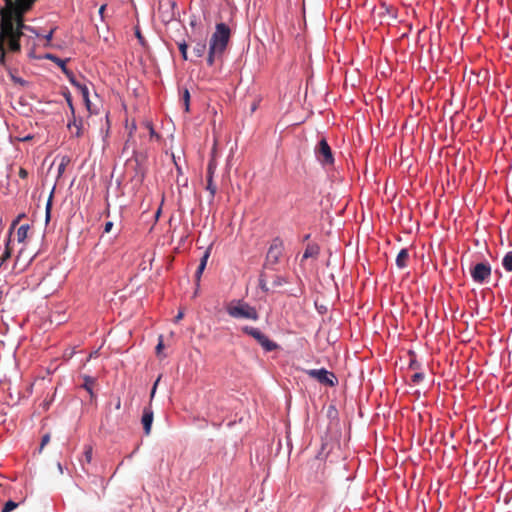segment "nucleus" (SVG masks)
Instances as JSON below:
<instances>
[{
    "label": "nucleus",
    "instance_id": "bb28decb",
    "mask_svg": "<svg viewBox=\"0 0 512 512\" xmlns=\"http://www.w3.org/2000/svg\"><path fill=\"white\" fill-rule=\"evenodd\" d=\"M62 72L67 76V78L69 79L70 83L75 86L76 88L77 87H80V84L78 81H76L75 79V76L73 74L72 71H70L67 67H63V70Z\"/></svg>",
    "mask_w": 512,
    "mask_h": 512
},
{
    "label": "nucleus",
    "instance_id": "0eeeda50",
    "mask_svg": "<svg viewBox=\"0 0 512 512\" xmlns=\"http://www.w3.org/2000/svg\"><path fill=\"white\" fill-rule=\"evenodd\" d=\"M491 265L488 261L476 263L470 268L472 280L477 284L487 283L491 276Z\"/></svg>",
    "mask_w": 512,
    "mask_h": 512
},
{
    "label": "nucleus",
    "instance_id": "3c124183",
    "mask_svg": "<svg viewBox=\"0 0 512 512\" xmlns=\"http://www.w3.org/2000/svg\"><path fill=\"white\" fill-rule=\"evenodd\" d=\"M115 408L117 410H119L121 408V399L120 398H117V401L115 403Z\"/></svg>",
    "mask_w": 512,
    "mask_h": 512
},
{
    "label": "nucleus",
    "instance_id": "a19ab883",
    "mask_svg": "<svg viewBox=\"0 0 512 512\" xmlns=\"http://www.w3.org/2000/svg\"><path fill=\"white\" fill-rule=\"evenodd\" d=\"M161 380V375L156 379V381L154 382L153 386H152V389H151V392H150V402L153 400L155 394H156V390H157V386L159 384Z\"/></svg>",
    "mask_w": 512,
    "mask_h": 512
},
{
    "label": "nucleus",
    "instance_id": "bf43d9fd",
    "mask_svg": "<svg viewBox=\"0 0 512 512\" xmlns=\"http://www.w3.org/2000/svg\"><path fill=\"white\" fill-rule=\"evenodd\" d=\"M30 139H32V136H26L22 140L26 141V140H30Z\"/></svg>",
    "mask_w": 512,
    "mask_h": 512
},
{
    "label": "nucleus",
    "instance_id": "1a4fd4ad",
    "mask_svg": "<svg viewBox=\"0 0 512 512\" xmlns=\"http://www.w3.org/2000/svg\"><path fill=\"white\" fill-rule=\"evenodd\" d=\"M314 153L317 159L334 160L332 149L327 143L325 138H321L314 148Z\"/></svg>",
    "mask_w": 512,
    "mask_h": 512
},
{
    "label": "nucleus",
    "instance_id": "6e6552de",
    "mask_svg": "<svg viewBox=\"0 0 512 512\" xmlns=\"http://www.w3.org/2000/svg\"><path fill=\"white\" fill-rule=\"evenodd\" d=\"M306 374L309 377L316 379L320 384L326 385L328 387H334L338 383L335 374L325 368L309 369L306 371Z\"/></svg>",
    "mask_w": 512,
    "mask_h": 512
},
{
    "label": "nucleus",
    "instance_id": "c9c22d12",
    "mask_svg": "<svg viewBox=\"0 0 512 512\" xmlns=\"http://www.w3.org/2000/svg\"><path fill=\"white\" fill-rule=\"evenodd\" d=\"M178 48L181 52V55L183 57L184 60H187L188 59V56H187V49H188V45L185 41H182L180 43H178Z\"/></svg>",
    "mask_w": 512,
    "mask_h": 512
},
{
    "label": "nucleus",
    "instance_id": "9d476101",
    "mask_svg": "<svg viewBox=\"0 0 512 512\" xmlns=\"http://www.w3.org/2000/svg\"><path fill=\"white\" fill-rule=\"evenodd\" d=\"M153 420H154V413H153L151 405L149 404L148 406H145L143 408V413H142V417H141V424L143 426L144 434L146 436L150 435V433H151Z\"/></svg>",
    "mask_w": 512,
    "mask_h": 512
},
{
    "label": "nucleus",
    "instance_id": "4c0bfd02",
    "mask_svg": "<svg viewBox=\"0 0 512 512\" xmlns=\"http://www.w3.org/2000/svg\"><path fill=\"white\" fill-rule=\"evenodd\" d=\"M304 293V289L302 286H299L295 289H291L289 292H288V295L289 296H292V297H301Z\"/></svg>",
    "mask_w": 512,
    "mask_h": 512
},
{
    "label": "nucleus",
    "instance_id": "f704fd0d",
    "mask_svg": "<svg viewBox=\"0 0 512 512\" xmlns=\"http://www.w3.org/2000/svg\"><path fill=\"white\" fill-rule=\"evenodd\" d=\"M83 454H84L85 461L87 463H90L92 461V456H93L92 446H90V445L85 446Z\"/></svg>",
    "mask_w": 512,
    "mask_h": 512
},
{
    "label": "nucleus",
    "instance_id": "603ef678",
    "mask_svg": "<svg viewBox=\"0 0 512 512\" xmlns=\"http://www.w3.org/2000/svg\"><path fill=\"white\" fill-rule=\"evenodd\" d=\"M409 366H410V368H417V367H418V363H417L415 360H412V361L410 362V365H409Z\"/></svg>",
    "mask_w": 512,
    "mask_h": 512
},
{
    "label": "nucleus",
    "instance_id": "b1692460",
    "mask_svg": "<svg viewBox=\"0 0 512 512\" xmlns=\"http://www.w3.org/2000/svg\"><path fill=\"white\" fill-rule=\"evenodd\" d=\"M62 72L67 76V78L69 79L70 83L75 86L76 88L77 87H80V84L78 81H76L75 79V76L73 74L72 71H70L67 67H63V70Z\"/></svg>",
    "mask_w": 512,
    "mask_h": 512
},
{
    "label": "nucleus",
    "instance_id": "72a5a7b5",
    "mask_svg": "<svg viewBox=\"0 0 512 512\" xmlns=\"http://www.w3.org/2000/svg\"><path fill=\"white\" fill-rule=\"evenodd\" d=\"M77 88L80 90L81 95H82L84 101L86 102L87 106H89V90H88L87 86L80 84V87H77Z\"/></svg>",
    "mask_w": 512,
    "mask_h": 512
},
{
    "label": "nucleus",
    "instance_id": "de8ad7c7",
    "mask_svg": "<svg viewBox=\"0 0 512 512\" xmlns=\"http://www.w3.org/2000/svg\"><path fill=\"white\" fill-rule=\"evenodd\" d=\"M19 176L23 179L27 178L28 172L24 168H20L19 170Z\"/></svg>",
    "mask_w": 512,
    "mask_h": 512
},
{
    "label": "nucleus",
    "instance_id": "5fc2aeb1",
    "mask_svg": "<svg viewBox=\"0 0 512 512\" xmlns=\"http://www.w3.org/2000/svg\"><path fill=\"white\" fill-rule=\"evenodd\" d=\"M173 163H174V165L176 166L177 170H178L179 172H181V169H182V168H181V166L179 165V163H178L177 161H174Z\"/></svg>",
    "mask_w": 512,
    "mask_h": 512
},
{
    "label": "nucleus",
    "instance_id": "393cba45",
    "mask_svg": "<svg viewBox=\"0 0 512 512\" xmlns=\"http://www.w3.org/2000/svg\"><path fill=\"white\" fill-rule=\"evenodd\" d=\"M62 72L67 76V78L69 79L70 83L75 86L76 88L77 87H80V84L78 81H76L75 79V76L73 74L72 71H70L67 67H63V70Z\"/></svg>",
    "mask_w": 512,
    "mask_h": 512
},
{
    "label": "nucleus",
    "instance_id": "f257e3e1",
    "mask_svg": "<svg viewBox=\"0 0 512 512\" xmlns=\"http://www.w3.org/2000/svg\"><path fill=\"white\" fill-rule=\"evenodd\" d=\"M38 0H4L5 6L0 8V16H4L7 19L17 25L23 32L29 31L35 36H39L36 30L25 24V15L32 10L35 3Z\"/></svg>",
    "mask_w": 512,
    "mask_h": 512
},
{
    "label": "nucleus",
    "instance_id": "423d86ee",
    "mask_svg": "<svg viewBox=\"0 0 512 512\" xmlns=\"http://www.w3.org/2000/svg\"><path fill=\"white\" fill-rule=\"evenodd\" d=\"M241 331L254 338L258 344L263 348L265 352H272L274 350H277L279 348V345L270 340L264 333H262L258 328L252 327V326H243L241 328Z\"/></svg>",
    "mask_w": 512,
    "mask_h": 512
},
{
    "label": "nucleus",
    "instance_id": "ea45409f",
    "mask_svg": "<svg viewBox=\"0 0 512 512\" xmlns=\"http://www.w3.org/2000/svg\"><path fill=\"white\" fill-rule=\"evenodd\" d=\"M0 65L3 67L6 66V48L5 44H2V47H0Z\"/></svg>",
    "mask_w": 512,
    "mask_h": 512
},
{
    "label": "nucleus",
    "instance_id": "052dcab7",
    "mask_svg": "<svg viewBox=\"0 0 512 512\" xmlns=\"http://www.w3.org/2000/svg\"><path fill=\"white\" fill-rule=\"evenodd\" d=\"M100 482H101V484H102V486H103V489H105L104 479H103V478H100Z\"/></svg>",
    "mask_w": 512,
    "mask_h": 512
},
{
    "label": "nucleus",
    "instance_id": "6ab92c4d",
    "mask_svg": "<svg viewBox=\"0 0 512 512\" xmlns=\"http://www.w3.org/2000/svg\"><path fill=\"white\" fill-rule=\"evenodd\" d=\"M267 278H268V275L267 273L263 270L260 275H259V288L263 291V292H268L269 291V288H268V285H267Z\"/></svg>",
    "mask_w": 512,
    "mask_h": 512
},
{
    "label": "nucleus",
    "instance_id": "473e14b6",
    "mask_svg": "<svg viewBox=\"0 0 512 512\" xmlns=\"http://www.w3.org/2000/svg\"><path fill=\"white\" fill-rule=\"evenodd\" d=\"M182 100L184 103L185 111L189 112V106H190V93L188 89H184L182 94Z\"/></svg>",
    "mask_w": 512,
    "mask_h": 512
},
{
    "label": "nucleus",
    "instance_id": "a211bd4d",
    "mask_svg": "<svg viewBox=\"0 0 512 512\" xmlns=\"http://www.w3.org/2000/svg\"><path fill=\"white\" fill-rule=\"evenodd\" d=\"M217 164H218V162H209L208 167H207L206 179L214 180V178L218 176L216 174Z\"/></svg>",
    "mask_w": 512,
    "mask_h": 512
},
{
    "label": "nucleus",
    "instance_id": "c85d7f7f",
    "mask_svg": "<svg viewBox=\"0 0 512 512\" xmlns=\"http://www.w3.org/2000/svg\"><path fill=\"white\" fill-rule=\"evenodd\" d=\"M9 243H10V238L7 240L5 250L3 251V253L1 255V257H0L1 266L11 256V251H10V248H9Z\"/></svg>",
    "mask_w": 512,
    "mask_h": 512
},
{
    "label": "nucleus",
    "instance_id": "4be33fe9",
    "mask_svg": "<svg viewBox=\"0 0 512 512\" xmlns=\"http://www.w3.org/2000/svg\"><path fill=\"white\" fill-rule=\"evenodd\" d=\"M6 44L8 45V50L13 53H18L21 51L20 41L16 40H6Z\"/></svg>",
    "mask_w": 512,
    "mask_h": 512
},
{
    "label": "nucleus",
    "instance_id": "58836bf2",
    "mask_svg": "<svg viewBox=\"0 0 512 512\" xmlns=\"http://www.w3.org/2000/svg\"><path fill=\"white\" fill-rule=\"evenodd\" d=\"M425 375L423 372H416L411 377V382L413 384H418L424 379Z\"/></svg>",
    "mask_w": 512,
    "mask_h": 512
},
{
    "label": "nucleus",
    "instance_id": "cd10ccee",
    "mask_svg": "<svg viewBox=\"0 0 512 512\" xmlns=\"http://www.w3.org/2000/svg\"><path fill=\"white\" fill-rule=\"evenodd\" d=\"M54 189H52L50 195H49V198L47 200V203H46V222H48L50 220V217H51V209H52V199H53V194H54Z\"/></svg>",
    "mask_w": 512,
    "mask_h": 512
},
{
    "label": "nucleus",
    "instance_id": "f8f14e48",
    "mask_svg": "<svg viewBox=\"0 0 512 512\" xmlns=\"http://www.w3.org/2000/svg\"><path fill=\"white\" fill-rule=\"evenodd\" d=\"M209 256H210V248H208L202 255L201 259H200V263L198 265V268L195 272V279H196V282L197 284H199L200 282V279H201V276L206 268V265H207V261L209 259Z\"/></svg>",
    "mask_w": 512,
    "mask_h": 512
},
{
    "label": "nucleus",
    "instance_id": "ddd939ff",
    "mask_svg": "<svg viewBox=\"0 0 512 512\" xmlns=\"http://www.w3.org/2000/svg\"><path fill=\"white\" fill-rule=\"evenodd\" d=\"M409 258V253L406 248H403L399 251L396 257V265L399 269H404L407 267V262Z\"/></svg>",
    "mask_w": 512,
    "mask_h": 512
},
{
    "label": "nucleus",
    "instance_id": "dca6fc26",
    "mask_svg": "<svg viewBox=\"0 0 512 512\" xmlns=\"http://www.w3.org/2000/svg\"><path fill=\"white\" fill-rule=\"evenodd\" d=\"M206 51V43L204 41H198L193 47V53L196 57H202Z\"/></svg>",
    "mask_w": 512,
    "mask_h": 512
},
{
    "label": "nucleus",
    "instance_id": "c756f323",
    "mask_svg": "<svg viewBox=\"0 0 512 512\" xmlns=\"http://www.w3.org/2000/svg\"><path fill=\"white\" fill-rule=\"evenodd\" d=\"M18 503L13 500H8L2 507L1 512H11L18 507Z\"/></svg>",
    "mask_w": 512,
    "mask_h": 512
},
{
    "label": "nucleus",
    "instance_id": "79ce46f5",
    "mask_svg": "<svg viewBox=\"0 0 512 512\" xmlns=\"http://www.w3.org/2000/svg\"><path fill=\"white\" fill-rule=\"evenodd\" d=\"M50 441V435L49 434H45L42 436V439H41V444H40V447H39V453L42 452L43 448L45 447V445H47Z\"/></svg>",
    "mask_w": 512,
    "mask_h": 512
},
{
    "label": "nucleus",
    "instance_id": "a18cd8bd",
    "mask_svg": "<svg viewBox=\"0 0 512 512\" xmlns=\"http://www.w3.org/2000/svg\"><path fill=\"white\" fill-rule=\"evenodd\" d=\"M112 227H113L112 221L106 222L104 225V233H109L112 230Z\"/></svg>",
    "mask_w": 512,
    "mask_h": 512
},
{
    "label": "nucleus",
    "instance_id": "2eb2a0df",
    "mask_svg": "<svg viewBox=\"0 0 512 512\" xmlns=\"http://www.w3.org/2000/svg\"><path fill=\"white\" fill-rule=\"evenodd\" d=\"M68 128L72 135L76 137H80L82 135V123L74 120L72 123L68 124Z\"/></svg>",
    "mask_w": 512,
    "mask_h": 512
},
{
    "label": "nucleus",
    "instance_id": "13d9d810",
    "mask_svg": "<svg viewBox=\"0 0 512 512\" xmlns=\"http://www.w3.org/2000/svg\"><path fill=\"white\" fill-rule=\"evenodd\" d=\"M309 239H310V234H306V235H304V237H303V241H307V240H309Z\"/></svg>",
    "mask_w": 512,
    "mask_h": 512
},
{
    "label": "nucleus",
    "instance_id": "f3484780",
    "mask_svg": "<svg viewBox=\"0 0 512 512\" xmlns=\"http://www.w3.org/2000/svg\"><path fill=\"white\" fill-rule=\"evenodd\" d=\"M502 266L506 271L512 272V251L505 254L502 259Z\"/></svg>",
    "mask_w": 512,
    "mask_h": 512
},
{
    "label": "nucleus",
    "instance_id": "37998d69",
    "mask_svg": "<svg viewBox=\"0 0 512 512\" xmlns=\"http://www.w3.org/2000/svg\"><path fill=\"white\" fill-rule=\"evenodd\" d=\"M163 349H164L163 338H162V336H160L159 337V342H158V344L156 345V348H155L156 354L158 356H160Z\"/></svg>",
    "mask_w": 512,
    "mask_h": 512
},
{
    "label": "nucleus",
    "instance_id": "20e7f679",
    "mask_svg": "<svg viewBox=\"0 0 512 512\" xmlns=\"http://www.w3.org/2000/svg\"><path fill=\"white\" fill-rule=\"evenodd\" d=\"M284 252V242L280 237H275L266 254L265 262L263 264V270L276 271L277 264L280 261Z\"/></svg>",
    "mask_w": 512,
    "mask_h": 512
},
{
    "label": "nucleus",
    "instance_id": "39448f33",
    "mask_svg": "<svg viewBox=\"0 0 512 512\" xmlns=\"http://www.w3.org/2000/svg\"><path fill=\"white\" fill-rule=\"evenodd\" d=\"M24 36V32L17 27L10 19L0 16V47L6 44V40L20 41Z\"/></svg>",
    "mask_w": 512,
    "mask_h": 512
},
{
    "label": "nucleus",
    "instance_id": "e433bc0d",
    "mask_svg": "<svg viewBox=\"0 0 512 512\" xmlns=\"http://www.w3.org/2000/svg\"><path fill=\"white\" fill-rule=\"evenodd\" d=\"M132 149V153H133V156L137 159L138 157L141 156V154L137 151H135L134 149V145L133 143L131 142V140H127L126 144H125V147H124V152H127L129 149Z\"/></svg>",
    "mask_w": 512,
    "mask_h": 512
},
{
    "label": "nucleus",
    "instance_id": "49530a36",
    "mask_svg": "<svg viewBox=\"0 0 512 512\" xmlns=\"http://www.w3.org/2000/svg\"><path fill=\"white\" fill-rule=\"evenodd\" d=\"M67 163L68 162H60L59 167H58L59 175H61L65 171Z\"/></svg>",
    "mask_w": 512,
    "mask_h": 512
},
{
    "label": "nucleus",
    "instance_id": "6e6d98bb",
    "mask_svg": "<svg viewBox=\"0 0 512 512\" xmlns=\"http://www.w3.org/2000/svg\"><path fill=\"white\" fill-rule=\"evenodd\" d=\"M57 467H58L59 472L62 474L63 473V467H62L60 462H58Z\"/></svg>",
    "mask_w": 512,
    "mask_h": 512
},
{
    "label": "nucleus",
    "instance_id": "680f3d73",
    "mask_svg": "<svg viewBox=\"0 0 512 512\" xmlns=\"http://www.w3.org/2000/svg\"><path fill=\"white\" fill-rule=\"evenodd\" d=\"M67 102H68V103H69V105L72 107V103H71L70 97H67Z\"/></svg>",
    "mask_w": 512,
    "mask_h": 512
},
{
    "label": "nucleus",
    "instance_id": "4d7b16f0",
    "mask_svg": "<svg viewBox=\"0 0 512 512\" xmlns=\"http://www.w3.org/2000/svg\"><path fill=\"white\" fill-rule=\"evenodd\" d=\"M317 309H318V311H319L320 313H322L323 311H326V307H324V306H321V307H319V308L317 307Z\"/></svg>",
    "mask_w": 512,
    "mask_h": 512
},
{
    "label": "nucleus",
    "instance_id": "7ed1b4c3",
    "mask_svg": "<svg viewBox=\"0 0 512 512\" xmlns=\"http://www.w3.org/2000/svg\"><path fill=\"white\" fill-rule=\"evenodd\" d=\"M226 312L234 319H247L252 321L259 319V313L256 308L244 300L232 301L227 305Z\"/></svg>",
    "mask_w": 512,
    "mask_h": 512
},
{
    "label": "nucleus",
    "instance_id": "5701e85b",
    "mask_svg": "<svg viewBox=\"0 0 512 512\" xmlns=\"http://www.w3.org/2000/svg\"><path fill=\"white\" fill-rule=\"evenodd\" d=\"M29 225H21L17 230V239L18 242H23L28 233Z\"/></svg>",
    "mask_w": 512,
    "mask_h": 512
},
{
    "label": "nucleus",
    "instance_id": "09e8293b",
    "mask_svg": "<svg viewBox=\"0 0 512 512\" xmlns=\"http://www.w3.org/2000/svg\"><path fill=\"white\" fill-rule=\"evenodd\" d=\"M53 33H54V29H52L46 36H45V39L47 42H50L52 40V37H53Z\"/></svg>",
    "mask_w": 512,
    "mask_h": 512
},
{
    "label": "nucleus",
    "instance_id": "2f4dec72",
    "mask_svg": "<svg viewBox=\"0 0 512 512\" xmlns=\"http://www.w3.org/2000/svg\"><path fill=\"white\" fill-rule=\"evenodd\" d=\"M145 128L147 129L151 139H155L156 141L160 140V135L155 132L151 123L147 122L145 124Z\"/></svg>",
    "mask_w": 512,
    "mask_h": 512
},
{
    "label": "nucleus",
    "instance_id": "e2e57ef3",
    "mask_svg": "<svg viewBox=\"0 0 512 512\" xmlns=\"http://www.w3.org/2000/svg\"><path fill=\"white\" fill-rule=\"evenodd\" d=\"M160 214V209L157 211L156 216L158 217Z\"/></svg>",
    "mask_w": 512,
    "mask_h": 512
},
{
    "label": "nucleus",
    "instance_id": "412c9836",
    "mask_svg": "<svg viewBox=\"0 0 512 512\" xmlns=\"http://www.w3.org/2000/svg\"><path fill=\"white\" fill-rule=\"evenodd\" d=\"M44 58L56 63V65H58L61 68V70H63V67H66V60H62L54 54H46Z\"/></svg>",
    "mask_w": 512,
    "mask_h": 512
},
{
    "label": "nucleus",
    "instance_id": "8fccbe9b",
    "mask_svg": "<svg viewBox=\"0 0 512 512\" xmlns=\"http://www.w3.org/2000/svg\"><path fill=\"white\" fill-rule=\"evenodd\" d=\"M106 9V5H102L100 8H99V15L103 18L104 17V11Z\"/></svg>",
    "mask_w": 512,
    "mask_h": 512
},
{
    "label": "nucleus",
    "instance_id": "864d4df0",
    "mask_svg": "<svg viewBox=\"0 0 512 512\" xmlns=\"http://www.w3.org/2000/svg\"><path fill=\"white\" fill-rule=\"evenodd\" d=\"M182 317H183V313H182V312H179V313L177 314V316L175 317V320H176V321H179L180 319H182Z\"/></svg>",
    "mask_w": 512,
    "mask_h": 512
},
{
    "label": "nucleus",
    "instance_id": "aec40b11",
    "mask_svg": "<svg viewBox=\"0 0 512 512\" xmlns=\"http://www.w3.org/2000/svg\"><path fill=\"white\" fill-rule=\"evenodd\" d=\"M206 180H207L206 190L209 192L210 202H212L214 200V197L217 192V186L214 184V180H211V179H206Z\"/></svg>",
    "mask_w": 512,
    "mask_h": 512
},
{
    "label": "nucleus",
    "instance_id": "7c9ffc66",
    "mask_svg": "<svg viewBox=\"0 0 512 512\" xmlns=\"http://www.w3.org/2000/svg\"><path fill=\"white\" fill-rule=\"evenodd\" d=\"M289 281H288V278L285 277V276H282V275H276L274 277V280H273V286L274 287H280L284 284H287Z\"/></svg>",
    "mask_w": 512,
    "mask_h": 512
},
{
    "label": "nucleus",
    "instance_id": "0e129e2a",
    "mask_svg": "<svg viewBox=\"0 0 512 512\" xmlns=\"http://www.w3.org/2000/svg\"><path fill=\"white\" fill-rule=\"evenodd\" d=\"M3 292L0 290V299L2 298Z\"/></svg>",
    "mask_w": 512,
    "mask_h": 512
},
{
    "label": "nucleus",
    "instance_id": "4468645a",
    "mask_svg": "<svg viewBox=\"0 0 512 512\" xmlns=\"http://www.w3.org/2000/svg\"><path fill=\"white\" fill-rule=\"evenodd\" d=\"M94 384H95L94 378H92L90 376L84 377V384L82 385V387L89 393L91 400H93L96 397V395L93 391Z\"/></svg>",
    "mask_w": 512,
    "mask_h": 512
},
{
    "label": "nucleus",
    "instance_id": "a878e982",
    "mask_svg": "<svg viewBox=\"0 0 512 512\" xmlns=\"http://www.w3.org/2000/svg\"><path fill=\"white\" fill-rule=\"evenodd\" d=\"M62 72L67 76V78L69 79L70 83L75 86L76 88L77 87H80V84L78 81H76L75 79V76L73 74L72 71H70L67 67H63V70Z\"/></svg>",
    "mask_w": 512,
    "mask_h": 512
},
{
    "label": "nucleus",
    "instance_id": "f03ea898",
    "mask_svg": "<svg viewBox=\"0 0 512 512\" xmlns=\"http://www.w3.org/2000/svg\"><path fill=\"white\" fill-rule=\"evenodd\" d=\"M230 39V28L225 23H218L209 43L207 64L212 66L216 58H220L227 48Z\"/></svg>",
    "mask_w": 512,
    "mask_h": 512
},
{
    "label": "nucleus",
    "instance_id": "c03bdc74",
    "mask_svg": "<svg viewBox=\"0 0 512 512\" xmlns=\"http://www.w3.org/2000/svg\"><path fill=\"white\" fill-rule=\"evenodd\" d=\"M229 170H230L229 162H227L226 165H225L224 171L221 174L222 179H225L226 177H228Z\"/></svg>",
    "mask_w": 512,
    "mask_h": 512
},
{
    "label": "nucleus",
    "instance_id": "9b49d317",
    "mask_svg": "<svg viewBox=\"0 0 512 512\" xmlns=\"http://www.w3.org/2000/svg\"><path fill=\"white\" fill-rule=\"evenodd\" d=\"M320 254V246L317 243H308L301 257V262L309 258H317Z\"/></svg>",
    "mask_w": 512,
    "mask_h": 512
}]
</instances>
